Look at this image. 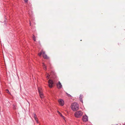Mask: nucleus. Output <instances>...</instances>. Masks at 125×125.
<instances>
[{"label":"nucleus","instance_id":"a211bd4d","mask_svg":"<svg viewBox=\"0 0 125 125\" xmlns=\"http://www.w3.org/2000/svg\"><path fill=\"white\" fill-rule=\"evenodd\" d=\"M80 101L82 102V103H83L82 99H80Z\"/></svg>","mask_w":125,"mask_h":125},{"label":"nucleus","instance_id":"dca6fc26","mask_svg":"<svg viewBox=\"0 0 125 125\" xmlns=\"http://www.w3.org/2000/svg\"><path fill=\"white\" fill-rule=\"evenodd\" d=\"M46 77L48 79H49V74H48L47 76Z\"/></svg>","mask_w":125,"mask_h":125},{"label":"nucleus","instance_id":"f8f14e48","mask_svg":"<svg viewBox=\"0 0 125 125\" xmlns=\"http://www.w3.org/2000/svg\"><path fill=\"white\" fill-rule=\"evenodd\" d=\"M43 51L42 50L41 52H40L38 54V55L39 56H41V55H42V54H43Z\"/></svg>","mask_w":125,"mask_h":125},{"label":"nucleus","instance_id":"9d476101","mask_svg":"<svg viewBox=\"0 0 125 125\" xmlns=\"http://www.w3.org/2000/svg\"><path fill=\"white\" fill-rule=\"evenodd\" d=\"M42 66L43 69L44 70H46V67L45 65L44 64V63H42Z\"/></svg>","mask_w":125,"mask_h":125},{"label":"nucleus","instance_id":"6e6552de","mask_svg":"<svg viewBox=\"0 0 125 125\" xmlns=\"http://www.w3.org/2000/svg\"><path fill=\"white\" fill-rule=\"evenodd\" d=\"M42 56L43 58L45 59H48L49 58L47 55L45 54L44 52H43Z\"/></svg>","mask_w":125,"mask_h":125},{"label":"nucleus","instance_id":"f03ea898","mask_svg":"<svg viewBox=\"0 0 125 125\" xmlns=\"http://www.w3.org/2000/svg\"><path fill=\"white\" fill-rule=\"evenodd\" d=\"M83 115V113L81 111H76L74 114L75 117L77 118H79L81 117Z\"/></svg>","mask_w":125,"mask_h":125},{"label":"nucleus","instance_id":"f3484780","mask_svg":"<svg viewBox=\"0 0 125 125\" xmlns=\"http://www.w3.org/2000/svg\"><path fill=\"white\" fill-rule=\"evenodd\" d=\"M66 94H67L68 95V96L69 97H71V96L70 95V94H69L67 93H66Z\"/></svg>","mask_w":125,"mask_h":125},{"label":"nucleus","instance_id":"39448f33","mask_svg":"<svg viewBox=\"0 0 125 125\" xmlns=\"http://www.w3.org/2000/svg\"><path fill=\"white\" fill-rule=\"evenodd\" d=\"M58 102L60 105L62 106L64 105V102L63 100L61 99H60L58 100Z\"/></svg>","mask_w":125,"mask_h":125},{"label":"nucleus","instance_id":"20e7f679","mask_svg":"<svg viewBox=\"0 0 125 125\" xmlns=\"http://www.w3.org/2000/svg\"><path fill=\"white\" fill-rule=\"evenodd\" d=\"M82 120L83 121H88V117L86 115H83V117Z\"/></svg>","mask_w":125,"mask_h":125},{"label":"nucleus","instance_id":"4be33fe9","mask_svg":"<svg viewBox=\"0 0 125 125\" xmlns=\"http://www.w3.org/2000/svg\"><path fill=\"white\" fill-rule=\"evenodd\" d=\"M125 125V124H124V125Z\"/></svg>","mask_w":125,"mask_h":125},{"label":"nucleus","instance_id":"4468645a","mask_svg":"<svg viewBox=\"0 0 125 125\" xmlns=\"http://www.w3.org/2000/svg\"><path fill=\"white\" fill-rule=\"evenodd\" d=\"M83 96L82 95L80 94L79 96V99H82Z\"/></svg>","mask_w":125,"mask_h":125},{"label":"nucleus","instance_id":"f257e3e1","mask_svg":"<svg viewBox=\"0 0 125 125\" xmlns=\"http://www.w3.org/2000/svg\"><path fill=\"white\" fill-rule=\"evenodd\" d=\"M79 104L76 103H74L71 104V108L73 111H76L79 109Z\"/></svg>","mask_w":125,"mask_h":125},{"label":"nucleus","instance_id":"2eb2a0df","mask_svg":"<svg viewBox=\"0 0 125 125\" xmlns=\"http://www.w3.org/2000/svg\"><path fill=\"white\" fill-rule=\"evenodd\" d=\"M33 40L34 41H36V39L35 38V37L34 36V35H33Z\"/></svg>","mask_w":125,"mask_h":125},{"label":"nucleus","instance_id":"6ab92c4d","mask_svg":"<svg viewBox=\"0 0 125 125\" xmlns=\"http://www.w3.org/2000/svg\"><path fill=\"white\" fill-rule=\"evenodd\" d=\"M24 0L25 2H27L28 1V0Z\"/></svg>","mask_w":125,"mask_h":125},{"label":"nucleus","instance_id":"7ed1b4c3","mask_svg":"<svg viewBox=\"0 0 125 125\" xmlns=\"http://www.w3.org/2000/svg\"><path fill=\"white\" fill-rule=\"evenodd\" d=\"M48 83L49 84V86L50 88H52L53 86V81L51 80L50 79L48 82Z\"/></svg>","mask_w":125,"mask_h":125},{"label":"nucleus","instance_id":"9b49d317","mask_svg":"<svg viewBox=\"0 0 125 125\" xmlns=\"http://www.w3.org/2000/svg\"><path fill=\"white\" fill-rule=\"evenodd\" d=\"M13 108L14 110H16V105L15 104H13Z\"/></svg>","mask_w":125,"mask_h":125},{"label":"nucleus","instance_id":"1a4fd4ad","mask_svg":"<svg viewBox=\"0 0 125 125\" xmlns=\"http://www.w3.org/2000/svg\"><path fill=\"white\" fill-rule=\"evenodd\" d=\"M33 115H34V118L35 120L36 121L37 123H38V122L37 120V116L36 115V114L34 113H33Z\"/></svg>","mask_w":125,"mask_h":125},{"label":"nucleus","instance_id":"aec40b11","mask_svg":"<svg viewBox=\"0 0 125 125\" xmlns=\"http://www.w3.org/2000/svg\"><path fill=\"white\" fill-rule=\"evenodd\" d=\"M30 26L31 25V22L30 21Z\"/></svg>","mask_w":125,"mask_h":125},{"label":"nucleus","instance_id":"412c9836","mask_svg":"<svg viewBox=\"0 0 125 125\" xmlns=\"http://www.w3.org/2000/svg\"><path fill=\"white\" fill-rule=\"evenodd\" d=\"M7 92L8 93V92H9V91L8 90H7Z\"/></svg>","mask_w":125,"mask_h":125},{"label":"nucleus","instance_id":"423d86ee","mask_svg":"<svg viewBox=\"0 0 125 125\" xmlns=\"http://www.w3.org/2000/svg\"><path fill=\"white\" fill-rule=\"evenodd\" d=\"M40 88H38V90L39 94L41 98H42L43 97V94L42 93L40 90Z\"/></svg>","mask_w":125,"mask_h":125},{"label":"nucleus","instance_id":"ddd939ff","mask_svg":"<svg viewBox=\"0 0 125 125\" xmlns=\"http://www.w3.org/2000/svg\"><path fill=\"white\" fill-rule=\"evenodd\" d=\"M58 112L59 113V114H60V115L64 119V116H63L62 115V114H61V113H60L58 111Z\"/></svg>","mask_w":125,"mask_h":125},{"label":"nucleus","instance_id":"0eeeda50","mask_svg":"<svg viewBox=\"0 0 125 125\" xmlns=\"http://www.w3.org/2000/svg\"><path fill=\"white\" fill-rule=\"evenodd\" d=\"M57 86L58 88H61L62 87V85L60 81H59L58 83L57 84Z\"/></svg>","mask_w":125,"mask_h":125}]
</instances>
